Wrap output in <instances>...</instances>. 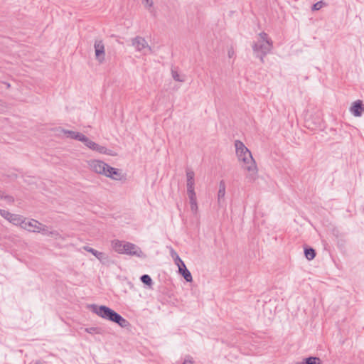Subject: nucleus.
Returning a JSON list of instances; mask_svg holds the SVG:
<instances>
[{"mask_svg": "<svg viewBox=\"0 0 364 364\" xmlns=\"http://www.w3.org/2000/svg\"><path fill=\"white\" fill-rule=\"evenodd\" d=\"M235 146L238 160L243 163L242 168L247 172L246 178L250 182L255 181L258 177V169L250 151L240 140L235 141Z\"/></svg>", "mask_w": 364, "mask_h": 364, "instance_id": "f257e3e1", "label": "nucleus"}, {"mask_svg": "<svg viewBox=\"0 0 364 364\" xmlns=\"http://www.w3.org/2000/svg\"><path fill=\"white\" fill-rule=\"evenodd\" d=\"M92 312L97 314L98 316L117 323L120 327L127 328L129 327V322L123 318L120 314L114 311L113 309L104 306H98L97 304H91L89 306Z\"/></svg>", "mask_w": 364, "mask_h": 364, "instance_id": "f03ea898", "label": "nucleus"}, {"mask_svg": "<svg viewBox=\"0 0 364 364\" xmlns=\"http://www.w3.org/2000/svg\"><path fill=\"white\" fill-rule=\"evenodd\" d=\"M273 48V42L265 32L259 33V39L252 44V50L256 57L264 63V57L269 53Z\"/></svg>", "mask_w": 364, "mask_h": 364, "instance_id": "7ed1b4c3", "label": "nucleus"}, {"mask_svg": "<svg viewBox=\"0 0 364 364\" xmlns=\"http://www.w3.org/2000/svg\"><path fill=\"white\" fill-rule=\"evenodd\" d=\"M87 148L92 151H95L100 154H103L109 156H115L117 153L112 150L107 149L105 146H101L95 141L90 140L88 137L84 135L81 141Z\"/></svg>", "mask_w": 364, "mask_h": 364, "instance_id": "20e7f679", "label": "nucleus"}, {"mask_svg": "<svg viewBox=\"0 0 364 364\" xmlns=\"http://www.w3.org/2000/svg\"><path fill=\"white\" fill-rule=\"evenodd\" d=\"M132 45L139 52H142L144 54H147L148 52L152 51L151 48L148 45L144 38L136 36L132 39Z\"/></svg>", "mask_w": 364, "mask_h": 364, "instance_id": "39448f33", "label": "nucleus"}, {"mask_svg": "<svg viewBox=\"0 0 364 364\" xmlns=\"http://www.w3.org/2000/svg\"><path fill=\"white\" fill-rule=\"evenodd\" d=\"M175 263L178 267L179 273L183 277L186 282H191L193 280L190 271L186 268L183 261L176 254Z\"/></svg>", "mask_w": 364, "mask_h": 364, "instance_id": "423d86ee", "label": "nucleus"}, {"mask_svg": "<svg viewBox=\"0 0 364 364\" xmlns=\"http://www.w3.org/2000/svg\"><path fill=\"white\" fill-rule=\"evenodd\" d=\"M90 168L97 173L106 175L109 165L100 160H91L89 162Z\"/></svg>", "mask_w": 364, "mask_h": 364, "instance_id": "0eeeda50", "label": "nucleus"}, {"mask_svg": "<svg viewBox=\"0 0 364 364\" xmlns=\"http://www.w3.org/2000/svg\"><path fill=\"white\" fill-rule=\"evenodd\" d=\"M95 58L100 63H104L105 60V45L102 40H96L94 44Z\"/></svg>", "mask_w": 364, "mask_h": 364, "instance_id": "6e6552de", "label": "nucleus"}, {"mask_svg": "<svg viewBox=\"0 0 364 364\" xmlns=\"http://www.w3.org/2000/svg\"><path fill=\"white\" fill-rule=\"evenodd\" d=\"M0 215L15 225H21L23 219V217L21 215L11 213L3 209H0Z\"/></svg>", "mask_w": 364, "mask_h": 364, "instance_id": "1a4fd4ad", "label": "nucleus"}, {"mask_svg": "<svg viewBox=\"0 0 364 364\" xmlns=\"http://www.w3.org/2000/svg\"><path fill=\"white\" fill-rule=\"evenodd\" d=\"M20 226L29 232H38L41 227V223L34 219L26 220V219L23 218Z\"/></svg>", "mask_w": 364, "mask_h": 364, "instance_id": "9d476101", "label": "nucleus"}, {"mask_svg": "<svg viewBox=\"0 0 364 364\" xmlns=\"http://www.w3.org/2000/svg\"><path fill=\"white\" fill-rule=\"evenodd\" d=\"M124 247V249H123L122 254H126L131 256H136L138 257L143 256V252L141 250V249L133 243L126 242L125 247Z\"/></svg>", "mask_w": 364, "mask_h": 364, "instance_id": "9b49d317", "label": "nucleus"}, {"mask_svg": "<svg viewBox=\"0 0 364 364\" xmlns=\"http://www.w3.org/2000/svg\"><path fill=\"white\" fill-rule=\"evenodd\" d=\"M186 186H187V192H191V191L194 190L195 186V173L193 171H192L191 168H186Z\"/></svg>", "mask_w": 364, "mask_h": 364, "instance_id": "f8f14e48", "label": "nucleus"}, {"mask_svg": "<svg viewBox=\"0 0 364 364\" xmlns=\"http://www.w3.org/2000/svg\"><path fill=\"white\" fill-rule=\"evenodd\" d=\"M350 112L355 117H360L364 112V107L362 101L358 100L355 102L350 107Z\"/></svg>", "mask_w": 364, "mask_h": 364, "instance_id": "ddd939ff", "label": "nucleus"}, {"mask_svg": "<svg viewBox=\"0 0 364 364\" xmlns=\"http://www.w3.org/2000/svg\"><path fill=\"white\" fill-rule=\"evenodd\" d=\"M107 174L105 176L109 177L114 180H121L122 179V173L121 171L116 168L109 166L107 169Z\"/></svg>", "mask_w": 364, "mask_h": 364, "instance_id": "4468645a", "label": "nucleus"}, {"mask_svg": "<svg viewBox=\"0 0 364 364\" xmlns=\"http://www.w3.org/2000/svg\"><path fill=\"white\" fill-rule=\"evenodd\" d=\"M61 131L66 135L67 137L73 139H75V140H77L80 141H82V139L84 136V134L80 132H74V131H71V130H66V129H62Z\"/></svg>", "mask_w": 364, "mask_h": 364, "instance_id": "2eb2a0df", "label": "nucleus"}, {"mask_svg": "<svg viewBox=\"0 0 364 364\" xmlns=\"http://www.w3.org/2000/svg\"><path fill=\"white\" fill-rule=\"evenodd\" d=\"M225 183L224 181H220L219 183V190L218 192V203L220 205V203L224 200V197L225 195Z\"/></svg>", "mask_w": 364, "mask_h": 364, "instance_id": "dca6fc26", "label": "nucleus"}, {"mask_svg": "<svg viewBox=\"0 0 364 364\" xmlns=\"http://www.w3.org/2000/svg\"><path fill=\"white\" fill-rule=\"evenodd\" d=\"M125 242H122L119 240H114L112 241V247L115 252L122 254L123 249H124V247H125Z\"/></svg>", "mask_w": 364, "mask_h": 364, "instance_id": "f3484780", "label": "nucleus"}, {"mask_svg": "<svg viewBox=\"0 0 364 364\" xmlns=\"http://www.w3.org/2000/svg\"><path fill=\"white\" fill-rule=\"evenodd\" d=\"M84 250L92 254L101 262L107 258V257H105V255L103 252H99L89 246H85Z\"/></svg>", "mask_w": 364, "mask_h": 364, "instance_id": "a211bd4d", "label": "nucleus"}, {"mask_svg": "<svg viewBox=\"0 0 364 364\" xmlns=\"http://www.w3.org/2000/svg\"><path fill=\"white\" fill-rule=\"evenodd\" d=\"M321 360L318 357H309L304 358L301 362L296 363V364H321Z\"/></svg>", "mask_w": 364, "mask_h": 364, "instance_id": "6ab92c4d", "label": "nucleus"}, {"mask_svg": "<svg viewBox=\"0 0 364 364\" xmlns=\"http://www.w3.org/2000/svg\"><path fill=\"white\" fill-rule=\"evenodd\" d=\"M304 255L308 260H311L315 257L316 252L313 248H306L304 250Z\"/></svg>", "mask_w": 364, "mask_h": 364, "instance_id": "aec40b11", "label": "nucleus"}, {"mask_svg": "<svg viewBox=\"0 0 364 364\" xmlns=\"http://www.w3.org/2000/svg\"><path fill=\"white\" fill-rule=\"evenodd\" d=\"M141 281L146 284V285H149V286H151L152 284V279L150 277L149 275L148 274H144L140 278Z\"/></svg>", "mask_w": 364, "mask_h": 364, "instance_id": "412c9836", "label": "nucleus"}, {"mask_svg": "<svg viewBox=\"0 0 364 364\" xmlns=\"http://www.w3.org/2000/svg\"><path fill=\"white\" fill-rule=\"evenodd\" d=\"M172 77L174 80L177 82H183L185 81L184 77H181V75L178 74V73L176 70H171Z\"/></svg>", "mask_w": 364, "mask_h": 364, "instance_id": "4be33fe9", "label": "nucleus"}, {"mask_svg": "<svg viewBox=\"0 0 364 364\" xmlns=\"http://www.w3.org/2000/svg\"><path fill=\"white\" fill-rule=\"evenodd\" d=\"M51 230H50L49 228L41 223V227L39 229L38 232L43 234V235L49 236Z\"/></svg>", "mask_w": 364, "mask_h": 364, "instance_id": "5701e85b", "label": "nucleus"}, {"mask_svg": "<svg viewBox=\"0 0 364 364\" xmlns=\"http://www.w3.org/2000/svg\"><path fill=\"white\" fill-rule=\"evenodd\" d=\"M187 194H188V196L189 198L190 204H191L192 203L197 202L196 194L195 191H191V192H187Z\"/></svg>", "mask_w": 364, "mask_h": 364, "instance_id": "b1692460", "label": "nucleus"}, {"mask_svg": "<svg viewBox=\"0 0 364 364\" xmlns=\"http://www.w3.org/2000/svg\"><path fill=\"white\" fill-rule=\"evenodd\" d=\"M50 233V237H53L54 239H62L61 235L57 231V230H51Z\"/></svg>", "mask_w": 364, "mask_h": 364, "instance_id": "393cba45", "label": "nucleus"}, {"mask_svg": "<svg viewBox=\"0 0 364 364\" xmlns=\"http://www.w3.org/2000/svg\"><path fill=\"white\" fill-rule=\"evenodd\" d=\"M323 4L324 3L323 1H318L313 5L312 9L314 11H318L322 8Z\"/></svg>", "mask_w": 364, "mask_h": 364, "instance_id": "a878e982", "label": "nucleus"}, {"mask_svg": "<svg viewBox=\"0 0 364 364\" xmlns=\"http://www.w3.org/2000/svg\"><path fill=\"white\" fill-rule=\"evenodd\" d=\"M85 331L90 334L99 333L98 328H95V327L87 328H85Z\"/></svg>", "mask_w": 364, "mask_h": 364, "instance_id": "bb28decb", "label": "nucleus"}, {"mask_svg": "<svg viewBox=\"0 0 364 364\" xmlns=\"http://www.w3.org/2000/svg\"><path fill=\"white\" fill-rule=\"evenodd\" d=\"M2 199H4L6 202L9 203H12L14 202V198L11 196H9V195H5L4 193V197Z\"/></svg>", "mask_w": 364, "mask_h": 364, "instance_id": "cd10ccee", "label": "nucleus"}, {"mask_svg": "<svg viewBox=\"0 0 364 364\" xmlns=\"http://www.w3.org/2000/svg\"><path fill=\"white\" fill-rule=\"evenodd\" d=\"M191 205V210L192 212L193 213H197V210H198V204H197V202L196 203H192Z\"/></svg>", "mask_w": 364, "mask_h": 364, "instance_id": "c85d7f7f", "label": "nucleus"}, {"mask_svg": "<svg viewBox=\"0 0 364 364\" xmlns=\"http://www.w3.org/2000/svg\"><path fill=\"white\" fill-rule=\"evenodd\" d=\"M183 364H193V360L190 357H188L187 358L185 359Z\"/></svg>", "mask_w": 364, "mask_h": 364, "instance_id": "c756f323", "label": "nucleus"}, {"mask_svg": "<svg viewBox=\"0 0 364 364\" xmlns=\"http://www.w3.org/2000/svg\"><path fill=\"white\" fill-rule=\"evenodd\" d=\"M144 1L146 4V6H148L149 8H151L152 6V5H153L152 0H144Z\"/></svg>", "mask_w": 364, "mask_h": 364, "instance_id": "7c9ffc66", "label": "nucleus"}, {"mask_svg": "<svg viewBox=\"0 0 364 364\" xmlns=\"http://www.w3.org/2000/svg\"><path fill=\"white\" fill-rule=\"evenodd\" d=\"M234 55V50L232 49H230L228 50V56L229 58H232V56Z\"/></svg>", "mask_w": 364, "mask_h": 364, "instance_id": "2f4dec72", "label": "nucleus"}, {"mask_svg": "<svg viewBox=\"0 0 364 364\" xmlns=\"http://www.w3.org/2000/svg\"><path fill=\"white\" fill-rule=\"evenodd\" d=\"M4 197V193L0 191V198H3Z\"/></svg>", "mask_w": 364, "mask_h": 364, "instance_id": "473e14b6", "label": "nucleus"}, {"mask_svg": "<svg viewBox=\"0 0 364 364\" xmlns=\"http://www.w3.org/2000/svg\"><path fill=\"white\" fill-rule=\"evenodd\" d=\"M5 85H6V87L7 88H9L10 87V84L9 83H7V82H5Z\"/></svg>", "mask_w": 364, "mask_h": 364, "instance_id": "72a5a7b5", "label": "nucleus"}]
</instances>
